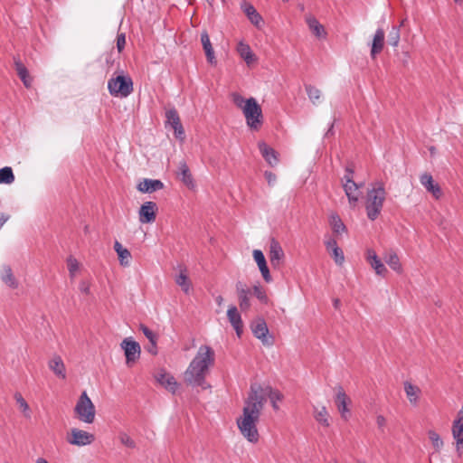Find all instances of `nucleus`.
<instances>
[{
  "mask_svg": "<svg viewBox=\"0 0 463 463\" xmlns=\"http://www.w3.org/2000/svg\"><path fill=\"white\" fill-rule=\"evenodd\" d=\"M265 395L261 386L251 385L242 414L237 419V426L241 434L252 444H256L260 439L257 424L265 404Z\"/></svg>",
  "mask_w": 463,
  "mask_h": 463,
  "instance_id": "obj_1",
  "label": "nucleus"
},
{
  "mask_svg": "<svg viewBox=\"0 0 463 463\" xmlns=\"http://www.w3.org/2000/svg\"><path fill=\"white\" fill-rule=\"evenodd\" d=\"M214 361V351L208 345H201L184 373V383L205 388V379Z\"/></svg>",
  "mask_w": 463,
  "mask_h": 463,
  "instance_id": "obj_2",
  "label": "nucleus"
},
{
  "mask_svg": "<svg viewBox=\"0 0 463 463\" xmlns=\"http://www.w3.org/2000/svg\"><path fill=\"white\" fill-rule=\"evenodd\" d=\"M385 199L386 191L383 183H375L368 189L364 207L369 220L374 221L379 217Z\"/></svg>",
  "mask_w": 463,
  "mask_h": 463,
  "instance_id": "obj_3",
  "label": "nucleus"
},
{
  "mask_svg": "<svg viewBox=\"0 0 463 463\" xmlns=\"http://www.w3.org/2000/svg\"><path fill=\"white\" fill-rule=\"evenodd\" d=\"M74 413L80 421L87 424L94 422L96 416L95 406L86 392H83L79 397L74 407Z\"/></svg>",
  "mask_w": 463,
  "mask_h": 463,
  "instance_id": "obj_4",
  "label": "nucleus"
},
{
  "mask_svg": "<svg viewBox=\"0 0 463 463\" xmlns=\"http://www.w3.org/2000/svg\"><path fill=\"white\" fill-rule=\"evenodd\" d=\"M246 107L242 109L248 127L252 130H259L263 122L260 106L254 98L247 99Z\"/></svg>",
  "mask_w": 463,
  "mask_h": 463,
  "instance_id": "obj_5",
  "label": "nucleus"
},
{
  "mask_svg": "<svg viewBox=\"0 0 463 463\" xmlns=\"http://www.w3.org/2000/svg\"><path fill=\"white\" fill-rule=\"evenodd\" d=\"M108 89L112 96L128 97L133 91V81L129 76L119 74L108 81Z\"/></svg>",
  "mask_w": 463,
  "mask_h": 463,
  "instance_id": "obj_6",
  "label": "nucleus"
},
{
  "mask_svg": "<svg viewBox=\"0 0 463 463\" xmlns=\"http://www.w3.org/2000/svg\"><path fill=\"white\" fill-rule=\"evenodd\" d=\"M120 346L124 350L127 365L132 366L140 357L141 348L139 344L131 338H125Z\"/></svg>",
  "mask_w": 463,
  "mask_h": 463,
  "instance_id": "obj_7",
  "label": "nucleus"
},
{
  "mask_svg": "<svg viewBox=\"0 0 463 463\" xmlns=\"http://www.w3.org/2000/svg\"><path fill=\"white\" fill-rule=\"evenodd\" d=\"M94 439L93 434L77 428L71 429L66 438L68 443L78 447L90 445Z\"/></svg>",
  "mask_w": 463,
  "mask_h": 463,
  "instance_id": "obj_8",
  "label": "nucleus"
},
{
  "mask_svg": "<svg viewBox=\"0 0 463 463\" xmlns=\"http://www.w3.org/2000/svg\"><path fill=\"white\" fill-rule=\"evenodd\" d=\"M353 171H348V174H346L344 176V190L345 193L348 198L349 204L352 208L355 207L359 197H360V192L359 189L361 185H358L356 183H354L352 179Z\"/></svg>",
  "mask_w": 463,
  "mask_h": 463,
  "instance_id": "obj_9",
  "label": "nucleus"
},
{
  "mask_svg": "<svg viewBox=\"0 0 463 463\" xmlns=\"http://www.w3.org/2000/svg\"><path fill=\"white\" fill-rule=\"evenodd\" d=\"M335 403L341 418L347 420L350 416L349 405L351 404V399L341 386L335 388Z\"/></svg>",
  "mask_w": 463,
  "mask_h": 463,
  "instance_id": "obj_10",
  "label": "nucleus"
},
{
  "mask_svg": "<svg viewBox=\"0 0 463 463\" xmlns=\"http://www.w3.org/2000/svg\"><path fill=\"white\" fill-rule=\"evenodd\" d=\"M420 182L434 199L439 200L443 196V192L440 185L433 179L430 174L423 173L420 175Z\"/></svg>",
  "mask_w": 463,
  "mask_h": 463,
  "instance_id": "obj_11",
  "label": "nucleus"
},
{
  "mask_svg": "<svg viewBox=\"0 0 463 463\" xmlns=\"http://www.w3.org/2000/svg\"><path fill=\"white\" fill-rule=\"evenodd\" d=\"M157 205L154 202L144 203L138 211V219L141 223H152L156 221Z\"/></svg>",
  "mask_w": 463,
  "mask_h": 463,
  "instance_id": "obj_12",
  "label": "nucleus"
},
{
  "mask_svg": "<svg viewBox=\"0 0 463 463\" xmlns=\"http://www.w3.org/2000/svg\"><path fill=\"white\" fill-rule=\"evenodd\" d=\"M365 260L375 271V274L381 277H385L388 273V269L383 263L382 260L378 257L375 250L373 249H367L365 251Z\"/></svg>",
  "mask_w": 463,
  "mask_h": 463,
  "instance_id": "obj_13",
  "label": "nucleus"
},
{
  "mask_svg": "<svg viewBox=\"0 0 463 463\" xmlns=\"http://www.w3.org/2000/svg\"><path fill=\"white\" fill-rule=\"evenodd\" d=\"M156 382L165 390L172 393H175L179 388V383L175 378L165 370H160L155 375Z\"/></svg>",
  "mask_w": 463,
  "mask_h": 463,
  "instance_id": "obj_14",
  "label": "nucleus"
},
{
  "mask_svg": "<svg viewBox=\"0 0 463 463\" xmlns=\"http://www.w3.org/2000/svg\"><path fill=\"white\" fill-rule=\"evenodd\" d=\"M166 117V123L169 124L174 131L175 137L179 138L180 140L184 139V130L182 126L180 117L178 115V112L175 109H170L165 113Z\"/></svg>",
  "mask_w": 463,
  "mask_h": 463,
  "instance_id": "obj_15",
  "label": "nucleus"
},
{
  "mask_svg": "<svg viewBox=\"0 0 463 463\" xmlns=\"http://www.w3.org/2000/svg\"><path fill=\"white\" fill-rule=\"evenodd\" d=\"M227 317L237 335L240 337L243 332V323L237 307L234 305L229 306L227 309Z\"/></svg>",
  "mask_w": 463,
  "mask_h": 463,
  "instance_id": "obj_16",
  "label": "nucleus"
},
{
  "mask_svg": "<svg viewBox=\"0 0 463 463\" xmlns=\"http://www.w3.org/2000/svg\"><path fill=\"white\" fill-rule=\"evenodd\" d=\"M284 251L282 247L280 246L279 242L276 240H271L269 244V258L270 260L271 265L274 268L279 267L283 259H284Z\"/></svg>",
  "mask_w": 463,
  "mask_h": 463,
  "instance_id": "obj_17",
  "label": "nucleus"
},
{
  "mask_svg": "<svg viewBox=\"0 0 463 463\" xmlns=\"http://www.w3.org/2000/svg\"><path fill=\"white\" fill-rule=\"evenodd\" d=\"M252 255L264 280L269 283L272 280V278L270 276L269 269L268 268L267 261L263 252L260 250H254Z\"/></svg>",
  "mask_w": 463,
  "mask_h": 463,
  "instance_id": "obj_18",
  "label": "nucleus"
},
{
  "mask_svg": "<svg viewBox=\"0 0 463 463\" xmlns=\"http://www.w3.org/2000/svg\"><path fill=\"white\" fill-rule=\"evenodd\" d=\"M251 330L253 335L260 339L264 345H271V342L269 341L267 335L269 333V329L266 322L263 319L256 320L252 326Z\"/></svg>",
  "mask_w": 463,
  "mask_h": 463,
  "instance_id": "obj_19",
  "label": "nucleus"
},
{
  "mask_svg": "<svg viewBox=\"0 0 463 463\" xmlns=\"http://www.w3.org/2000/svg\"><path fill=\"white\" fill-rule=\"evenodd\" d=\"M236 52L241 59L247 63L248 66L257 61V57L251 51L250 45L243 41H240L236 46Z\"/></svg>",
  "mask_w": 463,
  "mask_h": 463,
  "instance_id": "obj_20",
  "label": "nucleus"
},
{
  "mask_svg": "<svg viewBox=\"0 0 463 463\" xmlns=\"http://www.w3.org/2000/svg\"><path fill=\"white\" fill-rule=\"evenodd\" d=\"M48 367L58 378H66L65 364L60 355H53L48 362Z\"/></svg>",
  "mask_w": 463,
  "mask_h": 463,
  "instance_id": "obj_21",
  "label": "nucleus"
},
{
  "mask_svg": "<svg viewBox=\"0 0 463 463\" xmlns=\"http://www.w3.org/2000/svg\"><path fill=\"white\" fill-rule=\"evenodd\" d=\"M383 260L387 263V265L396 273L402 274L403 272L402 264L400 260L399 256L394 250H386L383 254Z\"/></svg>",
  "mask_w": 463,
  "mask_h": 463,
  "instance_id": "obj_22",
  "label": "nucleus"
},
{
  "mask_svg": "<svg viewBox=\"0 0 463 463\" xmlns=\"http://www.w3.org/2000/svg\"><path fill=\"white\" fill-rule=\"evenodd\" d=\"M201 43L207 59V61L212 65H216L217 61L214 55V51L210 41L209 34L206 31L201 33Z\"/></svg>",
  "mask_w": 463,
  "mask_h": 463,
  "instance_id": "obj_23",
  "label": "nucleus"
},
{
  "mask_svg": "<svg viewBox=\"0 0 463 463\" xmlns=\"http://www.w3.org/2000/svg\"><path fill=\"white\" fill-rule=\"evenodd\" d=\"M305 21L309 30L315 36L322 38L326 35L324 26L318 22V20L313 14H307L305 16Z\"/></svg>",
  "mask_w": 463,
  "mask_h": 463,
  "instance_id": "obj_24",
  "label": "nucleus"
},
{
  "mask_svg": "<svg viewBox=\"0 0 463 463\" xmlns=\"http://www.w3.org/2000/svg\"><path fill=\"white\" fill-rule=\"evenodd\" d=\"M313 416L316 421L325 428H328L331 424L330 415L325 405H317L314 407Z\"/></svg>",
  "mask_w": 463,
  "mask_h": 463,
  "instance_id": "obj_25",
  "label": "nucleus"
},
{
  "mask_svg": "<svg viewBox=\"0 0 463 463\" xmlns=\"http://www.w3.org/2000/svg\"><path fill=\"white\" fill-rule=\"evenodd\" d=\"M175 281L185 294H189L191 292L192 282L188 277L186 268H179V273L175 276Z\"/></svg>",
  "mask_w": 463,
  "mask_h": 463,
  "instance_id": "obj_26",
  "label": "nucleus"
},
{
  "mask_svg": "<svg viewBox=\"0 0 463 463\" xmlns=\"http://www.w3.org/2000/svg\"><path fill=\"white\" fill-rule=\"evenodd\" d=\"M384 38H385V33L383 29L379 28L376 30L375 34L373 39L372 43V48H371V56L373 59L376 57L377 54H379L384 46Z\"/></svg>",
  "mask_w": 463,
  "mask_h": 463,
  "instance_id": "obj_27",
  "label": "nucleus"
},
{
  "mask_svg": "<svg viewBox=\"0 0 463 463\" xmlns=\"http://www.w3.org/2000/svg\"><path fill=\"white\" fill-rule=\"evenodd\" d=\"M260 154L270 166L277 165L279 162L277 152L264 142L259 143Z\"/></svg>",
  "mask_w": 463,
  "mask_h": 463,
  "instance_id": "obj_28",
  "label": "nucleus"
},
{
  "mask_svg": "<svg viewBox=\"0 0 463 463\" xmlns=\"http://www.w3.org/2000/svg\"><path fill=\"white\" fill-rule=\"evenodd\" d=\"M0 278L2 281L10 288L15 289L18 288V280L14 277L10 266L4 265L0 269Z\"/></svg>",
  "mask_w": 463,
  "mask_h": 463,
  "instance_id": "obj_29",
  "label": "nucleus"
},
{
  "mask_svg": "<svg viewBox=\"0 0 463 463\" xmlns=\"http://www.w3.org/2000/svg\"><path fill=\"white\" fill-rule=\"evenodd\" d=\"M451 432L455 441H458V443L463 441V406L453 421Z\"/></svg>",
  "mask_w": 463,
  "mask_h": 463,
  "instance_id": "obj_30",
  "label": "nucleus"
},
{
  "mask_svg": "<svg viewBox=\"0 0 463 463\" xmlns=\"http://www.w3.org/2000/svg\"><path fill=\"white\" fill-rule=\"evenodd\" d=\"M114 250L117 252L119 264L123 267H128L132 260L130 251L118 241L114 242Z\"/></svg>",
  "mask_w": 463,
  "mask_h": 463,
  "instance_id": "obj_31",
  "label": "nucleus"
},
{
  "mask_svg": "<svg viewBox=\"0 0 463 463\" xmlns=\"http://www.w3.org/2000/svg\"><path fill=\"white\" fill-rule=\"evenodd\" d=\"M163 187L164 184L160 180L144 179L138 184L137 189L141 193H153L163 189Z\"/></svg>",
  "mask_w": 463,
  "mask_h": 463,
  "instance_id": "obj_32",
  "label": "nucleus"
},
{
  "mask_svg": "<svg viewBox=\"0 0 463 463\" xmlns=\"http://www.w3.org/2000/svg\"><path fill=\"white\" fill-rule=\"evenodd\" d=\"M329 224L333 232L336 236H340L346 232V227L342 222L339 215L335 213H331L329 215Z\"/></svg>",
  "mask_w": 463,
  "mask_h": 463,
  "instance_id": "obj_33",
  "label": "nucleus"
},
{
  "mask_svg": "<svg viewBox=\"0 0 463 463\" xmlns=\"http://www.w3.org/2000/svg\"><path fill=\"white\" fill-rule=\"evenodd\" d=\"M239 306L242 311H247L250 307V290L241 285H237Z\"/></svg>",
  "mask_w": 463,
  "mask_h": 463,
  "instance_id": "obj_34",
  "label": "nucleus"
},
{
  "mask_svg": "<svg viewBox=\"0 0 463 463\" xmlns=\"http://www.w3.org/2000/svg\"><path fill=\"white\" fill-rule=\"evenodd\" d=\"M404 391L411 404L416 405L420 394V389L410 382L404 383Z\"/></svg>",
  "mask_w": 463,
  "mask_h": 463,
  "instance_id": "obj_35",
  "label": "nucleus"
},
{
  "mask_svg": "<svg viewBox=\"0 0 463 463\" xmlns=\"http://www.w3.org/2000/svg\"><path fill=\"white\" fill-rule=\"evenodd\" d=\"M14 65L16 72L21 80L23 81L24 85L26 88H30L32 86L33 79L29 75V71H27L26 67L19 60H16L14 61Z\"/></svg>",
  "mask_w": 463,
  "mask_h": 463,
  "instance_id": "obj_36",
  "label": "nucleus"
},
{
  "mask_svg": "<svg viewBox=\"0 0 463 463\" xmlns=\"http://www.w3.org/2000/svg\"><path fill=\"white\" fill-rule=\"evenodd\" d=\"M178 175L182 180V182L189 188H193L194 186V180L192 175L190 173L189 167L185 162H181L178 167Z\"/></svg>",
  "mask_w": 463,
  "mask_h": 463,
  "instance_id": "obj_37",
  "label": "nucleus"
},
{
  "mask_svg": "<svg viewBox=\"0 0 463 463\" xmlns=\"http://www.w3.org/2000/svg\"><path fill=\"white\" fill-rule=\"evenodd\" d=\"M14 175L10 166H5L0 169V184H11L14 182Z\"/></svg>",
  "mask_w": 463,
  "mask_h": 463,
  "instance_id": "obj_38",
  "label": "nucleus"
},
{
  "mask_svg": "<svg viewBox=\"0 0 463 463\" xmlns=\"http://www.w3.org/2000/svg\"><path fill=\"white\" fill-rule=\"evenodd\" d=\"M263 392H265V400L267 399V396L269 398L272 407L274 410H279V406L277 404L278 402H280L282 400V394L278 392L274 391L270 388L263 389Z\"/></svg>",
  "mask_w": 463,
  "mask_h": 463,
  "instance_id": "obj_39",
  "label": "nucleus"
},
{
  "mask_svg": "<svg viewBox=\"0 0 463 463\" xmlns=\"http://www.w3.org/2000/svg\"><path fill=\"white\" fill-rule=\"evenodd\" d=\"M428 437L435 451L439 452L444 443L438 432L433 430L428 431Z\"/></svg>",
  "mask_w": 463,
  "mask_h": 463,
  "instance_id": "obj_40",
  "label": "nucleus"
},
{
  "mask_svg": "<svg viewBox=\"0 0 463 463\" xmlns=\"http://www.w3.org/2000/svg\"><path fill=\"white\" fill-rule=\"evenodd\" d=\"M305 89L311 102L314 105L318 104L321 99V90L312 85H306Z\"/></svg>",
  "mask_w": 463,
  "mask_h": 463,
  "instance_id": "obj_41",
  "label": "nucleus"
},
{
  "mask_svg": "<svg viewBox=\"0 0 463 463\" xmlns=\"http://www.w3.org/2000/svg\"><path fill=\"white\" fill-rule=\"evenodd\" d=\"M244 12L253 24L260 25V24L262 22L261 16L252 5H248L245 7Z\"/></svg>",
  "mask_w": 463,
  "mask_h": 463,
  "instance_id": "obj_42",
  "label": "nucleus"
},
{
  "mask_svg": "<svg viewBox=\"0 0 463 463\" xmlns=\"http://www.w3.org/2000/svg\"><path fill=\"white\" fill-rule=\"evenodd\" d=\"M139 329L146 335V337L149 340V342L153 345V348L155 349V351L150 350V352H152L153 354H156V340H157L156 335L145 325H140Z\"/></svg>",
  "mask_w": 463,
  "mask_h": 463,
  "instance_id": "obj_43",
  "label": "nucleus"
},
{
  "mask_svg": "<svg viewBox=\"0 0 463 463\" xmlns=\"http://www.w3.org/2000/svg\"><path fill=\"white\" fill-rule=\"evenodd\" d=\"M67 267L70 273L71 278L75 277L76 273L80 269V263L76 260V258L70 256L67 259Z\"/></svg>",
  "mask_w": 463,
  "mask_h": 463,
  "instance_id": "obj_44",
  "label": "nucleus"
},
{
  "mask_svg": "<svg viewBox=\"0 0 463 463\" xmlns=\"http://www.w3.org/2000/svg\"><path fill=\"white\" fill-rule=\"evenodd\" d=\"M118 439L123 446L128 449L136 448L135 440L128 433L124 431L119 432Z\"/></svg>",
  "mask_w": 463,
  "mask_h": 463,
  "instance_id": "obj_45",
  "label": "nucleus"
},
{
  "mask_svg": "<svg viewBox=\"0 0 463 463\" xmlns=\"http://www.w3.org/2000/svg\"><path fill=\"white\" fill-rule=\"evenodd\" d=\"M253 294L254 296L262 303L268 304L269 303V298L266 294L265 289L260 287V285H254L253 286Z\"/></svg>",
  "mask_w": 463,
  "mask_h": 463,
  "instance_id": "obj_46",
  "label": "nucleus"
},
{
  "mask_svg": "<svg viewBox=\"0 0 463 463\" xmlns=\"http://www.w3.org/2000/svg\"><path fill=\"white\" fill-rule=\"evenodd\" d=\"M328 253L334 259L335 262L337 265L341 266L344 263V261H345L344 252L339 247Z\"/></svg>",
  "mask_w": 463,
  "mask_h": 463,
  "instance_id": "obj_47",
  "label": "nucleus"
},
{
  "mask_svg": "<svg viewBox=\"0 0 463 463\" xmlns=\"http://www.w3.org/2000/svg\"><path fill=\"white\" fill-rule=\"evenodd\" d=\"M400 42V30L397 27H392L389 33V43L393 47H397Z\"/></svg>",
  "mask_w": 463,
  "mask_h": 463,
  "instance_id": "obj_48",
  "label": "nucleus"
},
{
  "mask_svg": "<svg viewBox=\"0 0 463 463\" xmlns=\"http://www.w3.org/2000/svg\"><path fill=\"white\" fill-rule=\"evenodd\" d=\"M232 99L236 107L241 109V110L246 107L247 99H245L239 93H232Z\"/></svg>",
  "mask_w": 463,
  "mask_h": 463,
  "instance_id": "obj_49",
  "label": "nucleus"
},
{
  "mask_svg": "<svg viewBox=\"0 0 463 463\" xmlns=\"http://www.w3.org/2000/svg\"><path fill=\"white\" fill-rule=\"evenodd\" d=\"M14 399L16 401V403L19 406V409L23 411L24 412L29 411V405L27 402L24 399V397L20 393H16L14 395Z\"/></svg>",
  "mask_w": 463,
  "mask_h": 463,
  "instance_id": "obj_50",
  "label": "nucleus"
},
{
  "mask_svg": "<svg viewBox=\"0 0 463 463\" xmlns=\"http://www.w3.org/2000/svg\"><path fill=\"white\" fill-rule=\"evenodd\" d=\"M325 245H326V250L328 252H330V251L334 250L335 249L338 248L336 241L334 238H331V237L327 238L325 241Z\"/></svg>",
  "mask_w": 463,
  "mask_h": 463,
  "instance_id": "obj_51",
  "label": "nucleus"
},
{
  "mask_svg": "<svg viewBox=\"0 0 463 463\" xmlns=\"http://www.w3.org/2000/svg\"><path fill=\"white\" fill-rule=\"evenodd\" d=\"M126 45V37L124 33L118 34L117 37V48L119 52L123 51Z\"/></svg>",
  "mask_w": 463,
  "mask_h": 463,
  "instance_id": "obj_52",
  "label": "nucleus"
},
{
  "mask_svg": "<svg viewBox=\"0 0 463 463\" xmlns=\"http://www.w3.org/2000/svg\"><path fill=\"white\" fill-rule=\"evenodd\" d=\"M386 422H387V420L383 415L380 414V415L376 416V424H377L378 429L381 431H383V430L386 426Z\"/></svg>",
  "mask_w": 463,
  "mask_h": 463,
  "instance_id": "obj_53",
  "label": "nucleus"
},
{
  "mask_svg": "<svg viewBox=\"0 0 463 463\" xmlns=\"http://www.w3.org/2000/svg\"><path fill=\"white\" fill-rule=\"evenodd\" d=\"M265 179L267 180L269 185H273L277 180V176L275 174L269 171H266L264 173Z\"/></svg>",
  "mask_w": 463,
  "mask_h": 463,
  "instance_id": "obj_54",
  "label": "nucleus"
},
{
  "mask_svg": "<svg viewBox=\"0 0 463 463\" xmlns=\"http://www.w3.org/2000/svg\"><path fill=\"white\" fill-rule=\"evenodd\" d=\"M456 443V450L458 455V457H462L463 455V441L458 443V441H455Z\"/></svg>",
  "mask_w": 463,
  "mask_h": 463,
  "instance_id": "obj_55",
  "label": "nucleus"
},
{
  "mask_svg": "<svg viewBox=\"0 0 463 463\" xmlns=\"http://www.w3.org/2000/svg\"><path fill=\"white\" fill-rule=\"evenodd\" d=\"M8 219L9 216L5 213H2L0 215V228L3 227V225L8 221Z\"/></svg>",
  "mask_w": 463,
  "mask_h": 463,
  "instance_id": "obj_56",
  "label": "nucleus"
},
{
  "mask_svg": "<svg viewBox=\"0 0 463 463\" xmlns=\"http://www.w3.org/2000/svg\"><path fill=\"white\" fill-rule=\"evenodd\" d=\"M80 290H81L83 293H85V294H89V292H90V287H89V285H88V284H86V283H82V284L80 285Z\"/></svg>",
  "mask_w": 463,
  "mask_h": 463,
  "instance_id": "obj_57",
  "label": "nucleus"
},
{
  "mask_svg": "<svg viewBox=\"0 0 463 463\" xmlns=\"http://www.w3.org/2000/svg\"><path fill=\"white\" fill-rule=\"evenodd\" d=\"M215 301L218 306H222L223 302V298L222 296H218L216 297Z\"/></svg>",
  "mask_w": 463,
  "mask_h": 463,
  "instance_id": "obj_58",
  "label": "nucleus"
},
{
  "mask_svg": "<svg viewBox=\"0 0 463 463\" xmlns=\"http://www.w3.org/2000/svg\"><path fill=\"white\" fill-rule=\"evenodd\" d=\"M35 463H49V462L43 458H38L36 459Z\"/></svg>",
  "mask_w": 463,
  "mask_h": 463,
  "instance_id": "obj_59",
  "label": "nucleus"
},
{
  "mask_svg": "<svg viewBox=\"0 0 463 463\" xmlns=\"http://www.w3.org/2000/svg\"><path fill=\"white\" fill-rule=\"evenodd\" d=\"M339 305H340V300H339V299H335V300H334V306H335V308H338Z\"/></svg>",
  "mask_w": 463,
  "mask_h": 463,
  "instance_id": "obj_60",
  "label": "nucleus"
},
{
  "mask_svg": "<svg viewBox=\"0 0 463 463\" xmlns=\"http://www.w3.org/2000/svg\"><path fill=\"white\" fill-rule=\"evenodd\" d=\"M211 5H213V0H206Z\"/></svg>",
  "mask_w": 463,
  "mask_h": 463,
  "instance_id": "obj_61",
  "label": "nucleus"
},
{
  "mask_svg": "<svg viewBox=\"0 0 463 463\" xmlns=\"http://www.w3.org/2000/svg\"><path fill=\"white\" fill-rule=\"evenodd\" d=\"M456 3H460L462 0H454Z\"/></svg>",
  "mask_w": 463,
  "mask_h": 463,
  "instance_id": "obj_62",
  "label": "nucleus"
},
{
  "mask_svg": "<svg viewBox=\"0 0 463 463\" xmlns=\"http://www.w3.org/2000/svg\"><path fill=\"white\" fill-rule=\"evenodd\" d=\"M222 1L224 2L225 0H222Z\"/></svg>",
  "mask_w": 463,
  "mask_h": 463,
  "instance_id": "obj_63",
  "label": "nucleus"
}]
</instances>
